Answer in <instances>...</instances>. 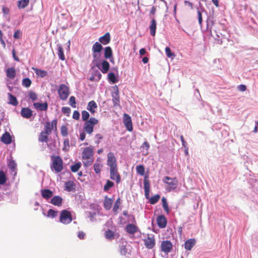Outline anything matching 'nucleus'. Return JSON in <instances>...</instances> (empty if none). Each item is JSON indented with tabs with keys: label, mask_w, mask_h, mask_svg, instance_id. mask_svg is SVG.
I'll use <instances>...</instances> for the list:
<instances>
[{
	"label": "nucleus",
	"mask_w": 258,
	"mask_h": 258,
	"mask_svg": "<svg viewBox=\"0 0 258 258\" xmlns=\"http://www.w3.org/2000/svg\"><path fill=\"white\" fill-rule=\"evenodd\" d=\"M104 235L106 239L111 240L115 238L116 234L114 232L108 229L106 231Z\"/></svg>",
	"instance_id": "32"
},
{
	"label": "nucleus",
	"mask_w": 258,
	"mask_h": 258,
	"mask_svg": "<svg viewBox=\"0 0 258 258\" xmlns=\"http://www.w3.org/2000/svg\"><path fill=\"white\" fill-rule=\"evenodd\" d=\"M81 166V164L80 162L76 163V164L73 165L71 167V170L73 172H76L79 170Z\"/></svg>",
	"instance_id": "42"
},
{
	"label": "nucleus",
	"mask_w": 258,
	"mask_h": 258,
	"mask_svg": "<svg viewBox=\"0 0 258 258\" xmlns=\"http://www.w3.org/2000/svg\"><path fill=\"white\" fill-rule=\"evenodd\" d=\"M2 11H3V14L4 15H8L9 13V9L7 8V7H3L2 8Z\"/></svg>",
	"instance_id": "64"
},
{
	"label": "nucleus",
	"mask_w": 258,
	"mask_h": 258,
	"mask_svg": "<svg viewBox=\"0 0 258 258\" xmlns=\"http://www.w3.org/2000/svg\"><path fill=\"white\" fill-rule=\"evenodd\" d=\"M70 105L73 108H76V98L74 96H71L69 99Z\"/></svg>",
	"instance_id": "53"
},
{
	"label": "nucleus",
	"mask_w": 258,
	"mask_h": 258,
	"mask_svg": "<svg viewBox=\"0 0 258 258\" xmlns=\"http://www.w3.org/2000/svg\"><path fill=\"white\" fill-rule=\"evenodd\" d=\"M160 248L162 251L168 253L172 249V244L169 240H164L161 242Z\"/></svg>",
	"instance_id": "13"
},
{
	"label": "nucleus",
	"mask_w": 258,
	"mask_h": 258,
	"mask_svg": "<svg viewBox=\"0 0 258 258\" xmlns=\"http://www.w3.org/2000/svg\"><path fill=\"white\" fill-rule=\"evenodd\" d=\"M113 200L108 198L107 197H105L103 205L104 207L106 210H109L111 209L112 204H113Z\"/></svg>",
	"instance_id": "25"
},
{
	"label": "nucleus",
	"mask_w": 258,
	"mask_h": 258,
	"mask_svg": "<svg viewBox=\"0 0 258 258\" xmlns=\"http://www.w3.org/2000/svg\"><path fill=\"white\" fill-rule=\"evenodd\" d=\"M122 214L125 216H128V218H130L129 220H131L133 223H136V220L135 216H134L133 215H128L127 211H126V210L123 211Z\"/></svg>",
	"instance_id": "49"
},
{
	"label": "nucleus",
	"mask_w": 258,
	"mask_h": 258,
	"mask_svg": "<svg viewBox=\"0 0 258 258\" xmlns=\"http://www.w3.org/2000/svg\"><path fill=\"white\" fill-rule=\"evenodd\" d=\"M85 234L84 232L83 231H79L78 232V237L80 239H83L85 237Z\"/></svg>",
	"instance_id": "63"
},
{
	"label": "nucleus",
	"mask_w": 258,
	"mask_h": 258,
	"mask_svg": "<svg viewBox=\"0 0 258 258\" xmlns=\"http://www.w3.org/2000/svg\"><path fill=\"white\" fill-rule=\"evenodd\" d=\"M142 148H145L146 150L148 151L150 148V145L149 143L147 141H145L143 144V145L142 146Z\"/></svg>",
	"instance_id": "62"
},
{
	"label": "nucleus",
	"mask_w": 258,
	"mask_h": 258,
	"mask_svg": "<svg viewBox=\"0 0 258 258\" xmlns=\"http://www.w3.org/2000/svg\"><path fill=\"white\" fill-rule=\"evenodd\" d=\"M80 113L78 111L75 110L73 114V118L75 119L78 120L80 118Z\"/></svg>",
	"instance_id": "57"
},
{
	"label": "nucleus",
	"mask_w": 258,
	"mask_h": 258,
	"mask_svg": "<svg viewBox=\"0 0 258 258\" xmlns=\"http://www.w3.org/2000/svg\"><path fill=\"white\" fill-rule=\"evenodd\" d=\"M7 180L6 174L3 171H0V185L4 184Z\"/></svg>",
	"instance_id": "41"
},
{
	"label": "nucleus",
	"mask_w": 258,
	"mask_h": 258,
	"mask_svg": "<svg viewBox=\"0 0 258 258\" xmlns=\"http://www.w3.org/2000/svg\"><path fill=\"white\" fill-rule=\"evenodd\" d=\"M165 52L168 57H171L175 56V55L171 52V50L169 47H166L165 48Z\"/></svg>",
	"instance_id": "54"
},
{
	"label": "nucleus",
	"mask_w": 258,
	"mask_h": 258,
	"mask_svg": "<svg viewBox=\"0 0 258 258\" xmlns=\"http://www.w3.org/2000/svg\"><path fill=\"white\" fill-rule=\"evenodd\" d=\"M62 203V199L61 197L55 196L53 197L50 201V203L54 206L60 207L61 206Z\"/></svg>",
	"instance_id": "20"
},
{
	"label": "nucleus",
	"mask_w": 258,
	"mask_h": 258,
	"mask_svg": "<svg viewBox=\"0 0 258 258\" xmlns=\"http://www.w3.org/2000/svg\"><path fill=\"white\" fill-rule=\"evenodd\" d=\"M123 122L124 123V126L129 132L133 131V127L132 118L128 114L126 113L123 114Z\"/></svg>",
	"instance_id": "12"
},
{
	"label": "nucleus",
	"mask_w": 258,
	"mask_h": 258,
	"mask_svg": "<svg viewBox=\"0 0 258 258\" xmlns=\"http://www.w3.org/2000/svg\"><path fill=\"white\" fill-rule=\"evenodd\" d=\"M70 149V140L68 138L65 139L63 141V147L62 150L64 151H69Z\"/></svg>",
	"instance_id": "43"
},
{
	"label": "nucleus",
	"mask_w": 258,
	"mask_h": 258,
	"mask_svg": "<svg viewBox=\"0 0 258 258\" xmlns=\"http://www.w3.org/2000/svg\"><path fill=\"white\" fill-rule=\"evenodd\" d=\"M98 123V119L94 117H91L88 121H85L84 130L87 134L91 135L93 132L94 126Z\"/></svg>",
	"instance_id": "5"
},
{
	"label": "nucleus",
	"mask_w": 258,
	"mask_h": 258,
	"mask_svg": "<svg viewBox=\"0 0 258 258\" xmlns=\"http://www.w3.org/2000/svg\"><path fill=\"white\" fill-rule=\"evenodd\" d=\"M21 33L20 30H17L14 34V37L16 39H19L21 38Z\"/></svg>",
	"instance_id": "60"
},
{
	"label": "nucleus",
	"mask_w": 258,
	"mask_h": 258,
	"mask_svg": "<svg viewBox=\"0 0 258 258\" xmlns=\"http://www.w3.org/2000/svg\"><path fill=\"white\" fill-rule=\"evenodd\" d=\"M33 106L36 110L39 111H46L48 108V104L46 102L44 103H34Z\"/></svg>",
	"instance_id": "15"
},
{
	"label": "nucleus",
	"mask_w": 258,
	"mask_h": 258,
	"mask_svg": "<svg viewBox=\"0 0 258 258\" xmlns=\"http://www.w3.org/2000/svg\"><path fill=\"white\" fill-rule=\"evenodd\" d=\"M90 117L89 113L86 110H83L82 112V118L83 121H88Z\"/></svg>",
	"instance_id": "51"
},
{
	"label": "nucleus",
	"mask_w": 258,
	"mask_h": 258,
	"mask_svg": "<svg viewBox=\"0 0 258 258\" xmlns=\"http://www.w3.org/2000/svg\"><path fill=\"white\" fill-rule=\"evenodd\" d=\"M65 190L68 191H71L75 190V184L73 181H68L65 183Z\"/></svg>",
	"instance_id": "28"
},
{
	"label": "nucleus",
	"mask_w": 258,
	"mask_h": 258,
	"mask_svg": "<svg viewBox=\"0 0 258 258\" xmlns=\"http://www.w3.org/2000/svg\"><path fill=\"white\" fill-rule=\"evenodd\" d=\"M162 206L164 210V211L166 212V213L168 214H169L170 212V209L168 207V203L167 202L166 199L163 197L162 199Z\"/></svg>",
	"instance_id": "38"
},
{
	"label": "nucleus",
	"mask_w": 258,
	"mask_h": 258,
	"mask_svg": "<svg viewBox=\"0 0 258 258\" xmlns=\"http://www.w3.org/2000/svg\"><path fill=\"white\" fill-rule=\"evenodd\" d=\"M60 133L63 137H66L68 135V128L66 125H62L60 128Z\"/></svg>",
	"instance_id": "46"
},
{
	"label": "nucleus",
	"mask_w": 258,
	"mask_h": 258,
	"mask_svg": "<svg viewBox=\"0 0 258 258\" xmlns=\"http://www.w3.org/2000/svg\"><path fill=\"white\" fill-rule=\"evenodd\" d=\"M143 241L145 247L148 249H152L155 246L156 240L153 234H147V237L143 239Z\"/></svg>",
	"instance_id": "9"
},
{
	"label": "nucleus",
	"mask_w": 258,
	"mask_h": 258,
	"mask_svg": "<svg viewBox=\"0 0 258 258\" xmlns=\"http://www.w3.org/2000/svg\"><path fill=\"white\" fill-rule=\"evenodd\" d=\"M16 75V70L14 68H8L6 71V76L10 79H14Z\"/></svg>",
	"instance_id": "23"
},
{
	"label": "nucleus",
	"mask_w": 258,
	"mask_h": 258,
	"mask_svg": "<svg viewBox=\"0 0 258 258\" xmlns=\"http://www.w3.org/2000/svg\"><path fill=\"white\" fill-rule=\"evenodd\" d=\"M8 96L9 99V103L14 106H17L18 104V102L16 97L10 93L8 94Z\"/></svg>",
	"instance_id": "34"
},
{
	"label": "nucleus",
	"mask_w": 258,
	"mask_h": 258,
	"mask_svg": "<svg viewBox=\"0 0 258 258\" xmlns=\"http://www.w3.org/2000/svg\"><path fill=\"white\" fill-rule=\"evenodd\" d=\"M57 121L56 119H53L51 122L47 121L45 123L44 129L42 131L49 135L53 130L57 131Z\"/></svg>",
	"instance_id": "7"
},
{
	"label": "nucleus",
	"mask_w": 258,
	"mask_h": 258,
	"mask_svg": "<svg viewBox=\"0 0 258 258\" xmlns=\"http://www.w3.org/2000/svg\"><path fill=\"white\" fill-rule=\"evenodd\" d=\"M62 111L64 114H69L71 112V109L68 107H63L62 108Z\"/></svg>",
	"instance_id": "61"
},
{
	"label": "nucleus",
	"mask_w": 258,
	"mask_h": 258,
	"mask_svg": "<svg viewBox=\"0 0 258 258\" xmlns=\"http://www.w3.org/2000/svg\"><path fill=\"white\" fill-rule=\"evenodd\" d=\"M156 221L157 225L159 228H164L166 227L167 223V220L164 215H161L158 216L157 218Z\"/></svg>",
	"instance_id": "14"
},
{
	"label": "nucleus",
	"mask_w": 258,
	"mask_h": 258,
	"mask_svg": "<svg viewBox=\"0 0 258 258\" xmlns=\"http://www.w3.org/2000/svg\"><path fill=\"white\" fill-rule=\"evenodd\" d=\"M136 170L137 173L142 176L144 175L145 174V167L142 165L137 166L136 167Z\"/></svg>",
	"instance_id": "40"
},
{
	"label": "nucleus",
	"mask_w": 258,
	"mask_h": 258,
	"mask_svg": "<svg viewBox=\"0 0 258 258\" xmlns=\"http://www.w3.org/2000/svg\"><path fill=\"white\" fill-rule=\"evenodd\" d=\"M213 17H208L207 19L208 27H211L213 25Z\"/></svg>",
	"instance_id": "58"
},
{
	"label": "nucleus",
	"mask_w": 258,
	"mask_h": 258,
	"mask_svg": "<svg viewBox=\"0 0 258 258\" xmlns=\"http://www.w3.org/2000/svg\"><path fill=\"white\" fill-rule=\"evenodd\" d=\"M238 90L241 92H244L246 90V86L245 85L241 84L237 87Z\"/></svg>",
	"instance_id": "59"
},
{
	"label": "nucleus",
	"mask_w": 258,
	"mask_h": 258,
	"mask_svg": "<svg viewBox=\"0 0 258 258\" xmlns=\"http://www.w3.org/2000/svg\"><path fill=\"white\" fill-rule=\"evenodd\" d=\"M112 57V51L110 46L106 47L104 48V57L106 59L110 58Z\"/></svg>",
	"instance_id": "33"
},
{
	"label": "nucleus",
	"mask_w": 258,
	"mask_h": 258,
	"mask_svg": "<svg viewBox=\"0 0 258 258\" xmlns=\"http://www.w3.org/2000/svg\"><path fill=\"white\" fill-rule=\"evenodd\" d=\"M21 114L24 118H29L32 116L33 111L29 108H23L21 111Z\"/></svg>",
	"instance_id": "17"
},
{
	"label": "nucleus",
	"mask_w": 258,
	"mask_h": 258,
	"mask_svg": "<svg viewBox=\"0 0 258 258\" xmlns=\"http://www.w3.org/2000/svg\"><path fill=\"white\" fill-rule=\"evenodd\" d=\"M160 196L159 195H156L152 197L150 199V203L151 204H155L159 200Z\"/></svg>",
	"instance_id": "45"
},
{
	"label": "nucleus",
	"mask_w": 258,
	"mask_h": 258,
	"mask_svg": "<svg viewBox=\"0 0 258 258\" xmlns=\"http://www.w3.org/2000/svg\"><path fill=\"white\" fill-rule=\"evenodd\" d=\"M110 67V64L107 60H103L101 63V71L103 74H106L108 72Z\"/></svg>",
	"instance_id": "29"
},
{
	"label": "nucleus",
	"mask_w": 258,
	"mask_h": 258,
	"mask_svg": "<svg viewBox=\"0 0 258 258\" xmlns=\"http://www.w3.org/2000/svg\"><path fill=\"white\" fill-rule=\"evenodd\" d=\"M30 0H19L17 6L19 9H24L28 6Z\"/></svg>",
	"instance_id": "35"
},
{
	"label": "nucleus",
	"mask_w": 258,
	"mask_h": 258,
	"mask_svg": "<svg viewBox=\"0 0 258 258\" xmlns=\"http://www.w3.org/2000/svg\"><path fill=\"white\" fill-rule=\"evenodd\" d=\"M31 84L32 81L28 78H25L22 80V84L25 87H29L31 86Z\"/></svg>",
	"instance_id": "39"
},
{
	"label": "nucleus",
	"mask_w": 258,
	"mask_h": 258,
	"mask_svg": "<svg viewBox=\"0 0 258 258\" xmlns=\"http://www.w3.org/2000/svg\"><path fill=\"white\" fill-rule=\"evenodd\" d=\"M1 141L5 144L8 145L12 143V137L8 132H5L2 136Z\"/></svg>",
	"instance_id": "19"
},
{
	"label": "nucleus",
	"mask_w": 258,
	"mask_h": 258,
	"mask_svg": "<svg viewBox=\"0 0 258 258\" xmlns=\"http://www.w3.org/2000/svg\"><path fill=\"white\" fill-rule=\"evenodd\" d=\"M99 40L100 43L104 45L108 44L110 41V34L108 32L105 33L103 36L99 38Z\"/></svg>",
	"instance_id": "21"
},
{
	"label": "nucleus",
	"mask_w": 258,
	"mask_h": 258,
	"mask_svg": "<svg viewBox=\"0 0 258 258\" xmlns=\"http://www.w3.org/2000/svg\"><path fill=\"white\" fill-rule=\"evenodd\" d=\"M103 49V47L100 43L96 42L92 46V50L93 52V62L97 61L100 56V52Z\"/></svg>",
	"instance_id": "8"
},
{
	"label": "nucleus",
	"mask_w": 258,
	"mask_h": 258,
	"mask_svg": "<svg viewBox=\"0 0 258 258\" xmlns=\"http://www.w3.org/2000/svg\"><path fill=\"white\" fill-rule=\"evenodd\" d=\"M120 204V199L118 198L116 200L115 204L114 205L113 208V211H114V212H117V211L118 210V209L119 208Z\"/></svg>",
	"instance_id": "52"
},
{
	"label": "nucleus",
	"mask_w": 258,
	"mask_h": 258,
	"mask_svg": "<svg viewBox=\"0 0 258 258\" xmlns=\"http://www.w3.org/2000/svg\"><path fill=\"white\" fill-rule=\"evenodd\" d=\"M163 182L167 185L166 189L168 191L174 190L178 184L177 178H171L169 176H165L162 180Z\"/></svg>",
	"instance_id": "4"
},
{
	"label": "nucleus",
	"mask_w": 258,
	"mask_h": 258,
	"mask_svg": "<svg viewBox=\"0 0 258 258\" xmlns=\"http://www.w3.org/2000/svg\"><path fill=\"white\" fill-rule=\"evenodd\" d=\"M57 54L59 58L61 60H64L65 59V56L63 53V48L61 45H57Z\"/></svg>",
	"instance_id": "36"
},
{
	"label": "nucleus",
	"mask_w": 258,
	"mask_h": 258,
	"mask_svg": "<svg viewBox=\"0 0 258 258\" xmlns=\"http://www.w3.org/2000/svg\"><path fill=\"white\" fill-rule=\"evenodd\" d=\"M157 27V21L155 19H152L149 25L150 33L152 36H154L156 34V30Z\"/></svg>",
	"instance_id": "18"
},
{
	"label": "nucleus",
	"mask_w": 258,
	"mask_h": 258,
	"mask_svg": "<svg viewBox=\"0 0 258 258\" xmlns=\"http://www.w3.org/2000/svg\"><path fill=\"white\" fill-rule=\"evenodd\" d=\"M112 102L113 106H119L120 105V98L119 91L117 86L113 87V92L112 93Z\"/></svg>",
	"instance_id": "11"
},
{
	"label": "nucleus",
	"mask_w": 258,
	"mask_h": 258,
	"mask_svg": "<svg viewBox=\"0 0 258 258\" xmlns=\"http://www.w3.org/2000/svg\"><path fill=\"white\" fill-rule=\"evenodd\" d=\"M138 230V227L134 224H128L125 227V231L131 234H134Z\"/></svg>",
	"instance_id": "16"
},
{
	"label": "nucleus",
	"mask_w": 258,
	"mask_h": 258,
	"mask_svg": "<svg viewBox=\"0 0 258 258\" xmlns=\"http://www.w3.org/2000/svg\"><path fill=\"white\" fill-rule=\"evenodd\" d=\"M114 183L110 180L106 181V184L104 185L103 190L105 191H107L110 188L114 186Z\"/></svg>",
	"instance_id": "37"
},
{
	"label": "nucleus",
	"mask_w": 258,
	"mask_h": 258,
	"mask_svg": "<svg viewBox=\"0 0 258 258\" xmlns=\"http://www.w3.org/2000/svg\"><path fill=\"white\" fill-rule=\"evenodd\" d=\"M94 169L96 173H99L100 172L102 168L103 167L102 164H100L98 163H95L94 165Z\"/></svg>",
	"instance_id": "44"
},
{
	"label": "nucleus",
	"mask_w": 258,
	"mask_h": 258,
	"mask_svg": "<svg viewBox=\"0 0 258 258\" xmlns=\"http://www.w3.org/2000/svg\"><path fill=\"white\" fill-rule=\"evenodd\" d=\"M52 163L50 167L52 170L56 173L61 172L63 169V160L59 156L52 155L51 157Z\"/></svg>",
	"instance_id": "3"
},
{
	"label": "nucleus",
	"mask_w": 258,
	"mask_h": 258,
	"mask_svg": "<svg viewBox=\"0 0 258 258\" xmlns=\"http://www.w3.org/2000/svg\"><path fill=\"white\" fill-rule=\"evenodd\" d=\"M107 165L110 168V178L114 180L116 184L121 181V176L118 171L116 159L113 153L110 152L107 154Z\"/></svg>",
	"instance_id": "1"
},
{
	"label": "nucleus",
	"mask_w": 258,
	"mask_h": 258,
	"mask_svg": "<svg viewBox=\"0 0 258 258\" xmlns=\"http://www.w3.org/2000/svg\"><path fill=\"white\" fill-rule=\"evenodd\" d=\"M59 96L62 100H66L69 94L70 90L69 87L64 84H60L58 90Z\"/></svg>",
	"instance_id": "10"
},
{
	"label": "nucleus",
	"mask_w": 258,
	"mask_h": 258,
	"mask_svg": "<svg viewBox=\"0 0 258 258\" xmlns=\"http://www.w3.org/2000/svg\"><path fill=\"white\" fill-rule=\"evenodd\" d=\"M48 136L49 135L41 131L38 136V141L40 142L47 143L49 140Z\"/></svg>",
	"instance_id": "30"
},
{
	"label": "nucleus",
	"mask_w": 258,
	"mask_h": 258,
	"mask_svg": "<svg viewBox=\"0 0 258 258\" xmlns=\"http://www.w3.org/2000/svg\"><path fill=\"white\" fill-rule=\"evenodd\" d=\"M42 197L45 199H48L53 196V192L49 189H43L41 191Z\"/></svg>",
	"instance_id": "24"
},
{
	"label": "nucleus",
	"mask_w": 258,
	"mask_h": 258,
	"mask_svg": "<svg viewBox=\"0 0 258 258\" xmlns=\"http://www.w3.org/2000/svg\"><path fill=\"white\" fill-rule=\"evenodd\" d=\"M8 166L11 170L14 171L16 168L17 164L14 160L12 159L9 161Z\"/></svg>",
	"instance_id": "50"
},
{
	"label": "nucleus",
	"mask_w": 258,
	"mask_h": 258,
	"mask_svg": "<svg viewBox=\"0 0 258 258\" xmlns=\"http://www.w3.org/2000/svg\"><path fill=\"white\" fill-rule=\"evenodd\" d=\"M144 188L145 190V195L146 198H148L150 192V181L148 179H145L144 181Z\"/></svg>",
	"instance_id": "26"
},
{
	"label": "nucleus",
	"mask_w": 258,
	"mask_h": 258,
	"mask_svg": "<svg viewBox=\"0 0 258 258\" xmlns=\"http://www.w3.org/2000/svg\"><path fill=\"white\" fill-rule=\"evenodd\" d=\"M196 240L194 239H189L185 241L184 247L187 250H190L192 247L195 245Z\"/></svg>",
	"instance_id": "27"
},
{
	"label": "nucleus",
	"mask_w": 258,
	"mask_h": 258,
	"mask_svg": "<svg viewBox=\"0 0 258 258\" xmlns=\"http://www.w3.org/2000/svg\"><path fill=\"white\" fill-rule=\"evenodd\" d=\"M83 163L85 167L91 166L94 161V149L92 146L86 147L82 152Z\"/></svg>",
	"instance_id": "2"
},
{
	"label": "nucleus",
	"mask_w": 258,
	"mask_h": 258,
	"mask_svg": "<svg viewBox=\"0 0 258 258\" xmlns=\"http://www.w3.org/2000/svg\"><path fill=\"white\" fill-rule=\"evenodd\" d=\"M97 108V105L96 103L92 100L88 103L87 109L92 113L94 114L96 112V109Z\"/></svg>",
	"instance_id": "22"
},
{
	"label": "nucleus",
	"mask_w": 258,
	"mask_h": 258,
	"mask_svg": "<svg viewBox=\"0 0 258 258\" xmlns=\"http://www.w3.org/2000/svg\"><path fill=\"white\" fill-rule=\"evenodd\" d=\"M29 98L33 101H35L37 99V94L34 92L33 91H30L29 92Z\"/></svg>",
	"instance_id": "55"
},
{
	"label": "nucleus",
	"mask_w": 258,
	"mask_h": 258,
	"mask_svg": "<svg viewBox=\"0 0 258 258\" xmlns=\"http://www.w3.org/2000/svg\"><path fill=\"white\" fill-rule=\"evenodd\" d=\"M109 80L113 83H115L117 82V79L115 74L113 73H110L108 74Z\"/></svg>",
	"instance_id": "48"
},
{
	"label": "nucleus",
	"mask_w": 258,
	"mask_h": 258,
	"mask_svg": "<svg viewBox=\"0 0 258 258\" xmlns=\"http://www.w3.org/2000/svg\"><path fill=\"white\" fill-rule=\"evenodd\" d=\"M32 69L34 71L35 74L41 78H44L47 75V72L46 71L35 68H32Z\"/></svg>",
	"instance_id": "31"
},
{
	"label": "nucleus",
	"mask_w": 258,
	"mask_h": 258,
	"mask_svg": "<svg viewBox=\"0 0 258 258\" xmlns=\"http://www.w3.org/2000/svg\"><path fill=\"white\" fill-rule=\"evenodd\" d=\"M57 214V211H55L52 209H49L47 212V216L51 218H55Z\"/></svg>",
	"instance_id": "47"
},
{
	"label": "nucleus",
	"mask_w": 258,
	"mask_h": 258,
	"mask_svg": "<svg viewBox=\"0 0 258 258\" xmlns=\"http://www.w3.org/2000/svg\"><path fill=\"white\" fill-rule=\"evenodd\" d=\"M73 220L71 213L67 210H63L60 212L59 221L63 224H70Z\"/></svg>",
	"instance_id": "6"
},
{
	"label": "nucleus",
	"mask_w": 258,
	"mask_h": 258,
	"mask_svg": "<svg viewBox=\"0 0 258 258\" xmlns=\"http://www.w3.org/2000/svg\"><path fill=\"white\" fill-rule=\"evenodd\" d=\"M120 252L121 255H125L127 253V249L125 245H121L120 247Z\"/></svg>",
	"instance_id": "56"
}]
</instances>
